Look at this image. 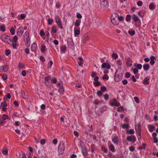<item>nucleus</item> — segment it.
<instances>
[{"mask_svg": "<svg viewBox=\"0 0 158 158\" xmlns=\"http://www.w3.org/2000/svg\"><path fill=\"white\" fill-rule=\"evenodd\" d=\"M106 86H104L101 88V90L102 92L105 91L106 90Z\"/></svg>", "mask_w": 158, "mask_h": 158, "instance_id": "obj_64", "label": "nucleus"}, {"mask_svg": "<svg viewBox=\"0 0 158 158\" xmlns=\"http://www.w3.org/2000/svg\"><path fill=\"white\" fill-rule=\"evenodd\" d=\"M57 31V29L56 27L55 26H53L51 28V34L52 33H55Z\"/></svg>", "mask_w": 158, "mask_h": 158, "instance_id": "obj_23", "label": "nucleus"}, {"mask_svg": "<svg viewBox=\"0 0 158 158\" xmlns=\"http://www.w3.org/2000/svg\"><path fill=\"white\" fill-rule=\"evenodd\" d=\"M129 125L128 124H123L122 125V127L123 129L126 128L127 129H128L129 128Z\"/></svg>", "mask_w": 158, "mask_h": 158, "instance_id": "obj_39", "label": "nucleus"}, {"mask_svg": "<svg viewBox=\"0 0 158 158\" xmlns=\"http://www.w3.org/2000/svg\"><path fill=\"white\" fill-rule=\"evenodd\" d=\"M131 16L130 15H127L126 17V20L127 22L130 21L131 20Z\"/></svg>", "mask_w": 158, "mask_h": 158, "instance_id": "obj_40", "label": "nucleus"}, {"mask_svg": "<svg viewBox=\"0 0 158 158\" xmlns=\"http://www.w3.org/2000/svg\"><path fill=\"white\" fill-rule=\"evenodd\" d=\"M64 149L65 145L64 143H60L58 147V152L60 154H62L64 152Z\"/></svg>", "mask_w": 158, "mask_h": 158, "instance_id": "obj_7", "label": "nucleus"}, {"mask_svg": "<svg viewBox=\"0 0 158 158\" xmlns=\"http://www.w3.org/2000/svg\"><path fill=\"white\" fill-rule=\"evenodd\" d=\"M90 147H91V152H94V151L95 150H96L95 148L94 145L92 144V145H91Z\"/></svg>", "mask_w": 158, "mask_h": 158, "instance_id": "obj_48", "label": "nucleus"}, {"mask_svg": "<svg viewBox=\"0 0 158 158\" xmlns=\"http://www.w3.org/2000/svg\"><path fill=\"white\" fill-rule=\"evenodd\" d=\"M26 15L24 14H22L20 15V19H23L26 17Z\"/></svg>", "mask_w": 158, "mask_h": 158, "instance_id": "obj_63", "label": "nucleus"}, {"mask_svg": "<svg viewBox=\"0 0 158 158\" xmlns=\"http://www.w3.org/2000/svg\"><path fill=\"white\" fill-rule=\"evenodd\" d=\"M97 94L99 97H101L103 94V93L101 90H98L97 92Z\"/></svg>", "mask_w": 158, "mask_h": 158, "instance_id": "obj_35", "label": "nucleus"}, {"mask_svg": "<svg viewBox=\"0 0 158 158\" xmlns=\"http://www.w3.org/2000/svg\"><path fill=\"white\" fill-rule=\"evenodd\" d=\"M100 103V102L98 99H95L94 101V102H93L94 104H95L96 105H97L98 104Z\"/></svg>", "mask_w": 158, "mask_h": 158, "instance_id": "obj_57", "label": "nucleus"}, {"mask_svg": "<svg viewBox=\"0 0 158 158\" xmlns=\"http://www.w3.org/2000/svg\"><path fill=\"white\" fill-rule=\"evenodd\" d=\"M23 33V28L22 27L18 28L17 30L16 34L18 36H21Z\"/></svg>", "mask_w": 158, "mask_h": 158, "instance_id": "obj_11", "label": "nucleus"}, {"mask_svg": "<svg viewBox=\"0 0 158 158\" xmlns=\"http://www.w3.org/2000/svg\"><path fill=\"white\" fill-rule=\"evenodd\" d=\"M134 100L137 103H139L140 102V100L139 98L136 96L134 98Z\"/></svg>", "mask_w": 158, "mask_h": 158, "instance_id": "obj_56", "label": "nucleus"}, {"mask_svg": "<svg viewBox=\"0 0 158 158\" xmlns=\"http://www.w3.org/2000/svg\"><path fill=\"white\" fill-rule=\"evenodd\" d=\"M25 67L24 64L22 63H19L18 64V67L19 69H23Z\"/></svg>", "mask_w": 158, "mask_h": 158, "instance_id": "obj_49", "label": "nucleus"}, {"mask_svg": "<svg viewBox=\"0 0 158 158\" xmlns=\"http://www.w3.org/2000/svg\"><path fill=\"white\" fill-rule=\"evenodd\" d=\"M67 50V48L65 45L61 46L60 47V51L63 53H65Z\"/></svg>", "mask_w": 158, "mask_h": 158, "instance_id": "obj_20", "label": "nucleus"}, {"mask_svg": "<svg viewBox=\"0 0 158 158\" xmlns=\"http://www.w3.org/2000/svg\"><path fill=\"white\" fill-rule=\"evenodd\" d=\"M112 56L115 59H117L118 57V54H117V53H113V54H112Z\"/></svg>", "mask_w": 158, "mask_h": 158, "instance_id": "obj_47", "label": "nucleus"}, {"mask_svg": "<svg viewBox=\"0 0 158 158\" xmlns=\"http://www.w3.org/2000/svg\"><path fill=\"white\" fill-rule=\"evenodd\" d=\"M97 82H94V84L95 86H98L101 85L100 82L97 81Z\"/></svg>", "mask_w": 158, "mask_h": 158, "instance_id": "obj_50", "label": "nucleus"}, {"mask_svg": "<svg viewBox=\"0 0 158 158\" xmlns=\"http://www.w3.org/2000/svg\"><path fill=\"white\" fill-rule=\"evenodd\" d=\"M10 31L12 35H14L15 34V29L14 27H11L10 30Z\"/></svg>", "mask_w": 158, "mask_h": 158, "instance_id": "obj_51", "label": "nucleus"}, {"mask_svg": "<svg viewBox=\"0 0 158 158\" xmlns=\"http://www.w3.org/2000/svg\"><path fill=\"white\" fill-rule=\"evenodd\" d=\"M156 57L154 56H152L150 57V64L151 65L153 66L155 63V60L156 59Z\"/></svg>", "mask_w": 158, "mask_h": 158, "instance_id": "obj_14", "label": "nucleus"}, {"mask_svg": "<svg viewBox=\"0 0 158 158\" xmlns=\"http://www.w3.org/2000/svg\"><path fill=\"white\" fill-rule=\"evenodd\" d=\"M143 68L145 71H147L149 69L150 65L148 64H146L143 65Z\"/></svg>", "mask_w": 158, "mask_h": 158, "instance_id": "obj_24", "label": "nucleus"}, {"mask_svg": "<svg viewBox=\"0 0 158 158\" xmlns=\"http://www.w3.org/2000/svg\"><path fill=\"white\" fill-rule=\"evenodd\" d=\"M100 4L104 7H106L109 4L108 0H100Z\"/></svg>", "mask_w": 158, "mask_h": 158, "instance_id": "obj_12", "label": "nucleus"}, {"mask_svg": "<svg viewBox=\"0 0 158 158\" xmlns=\"http://www.w3.org/2000/svg\"><path fill=\"white\" fill-rule=\"evenodd\" d=\"M8 69L9 66L7 65H5L0 67V72H5L7 71Z\"/></svg>", "mask_w": 158, "mask_h": 158, "instance_id": "obj_10", "label": "nucleus"}, {"mask_svg": "<svg viewBox=\"0 0 158 158\" xmlns=\"http://www.w3.org/2000/svg\"><path fill=\"white\" fill-rule=\"evenodd\" d=\"M93 126L92 125H87V127H86L85 128V131L87 133V134L89 132H90L91 131L93 130Z\"/></svg>", "mask_w": 158, "mask_h": 158, "instance_id": "obj_16", "label": "nucleus"}, {"mask_svg": "<svg viewBox=\"0 0 158 158\" xmlns=\"http://www.w3.org/2000/svg\"><path fill=\"white\" fill-rule=\"evenodd\" d=\"M44 83L45 85L48 87L52 85V79L50 76H48L44 77Z\"/></svg>", "mask_w": 158, "mask_h": 158, "instance_id": "obj_4", "label": "nucleus"}, {"mask_svg": "<svg viewBox=\"0 0 158 158\" xmlns=\"http://www.w3.org/2000/svg\"><path fill=\"white\" fill-rule=\"evenodd\" d=\"M123 74L122 73H118V71H116L114 75V80L116 82H118L120 81L123 77Z\"/></svg>", "mask_w": 158, "mask_h": 158, "instance_id": "obj_5", "label": "nucleus"}, {"mask_svg": "<svg viewBox=\"0 0 158 158\" xmlns=\"http://www.w3.org/2000/svg\"><path fill=\"white\" fill-rule=\"evenodd\" d=\"M48 24V25H51L53 22V19H50L49 18L47 20Z\"/></svg>", "mask_w": 158, "mask_h": 158, "instance_id": "obj_34", "label": "nucleus"}, {"mask_svg": "<svg viewBox=\"0 0 158 158\" xmlns=\"http://www.w3.org/2000/svg\"><path fill=\"white\" fill-rule=\"evenodd\" d=\"M118 20L119 21H122L124 20V18L122 16H119L118 15Z\"/></svg>", "mask_w": 158, "mask_h": 158, "instance_id": "obj_53", "label": "nucleus"}, {"mask_svg": "<svg viewBox=\"0 0 158 158\" xmlns=\"http://www.w3.org/2000/svg\"><path fill=\"white\" fill-rule=\"evenodd\" d=\"M133 62L132 59L130 58H127L126 61V63L128 67H131L132 65V62Z\"/></svg>", "mask_w": 158, "mask_h": 158, "instance_id": "obj_13", "label": "nucleus"}, {"mask_svg": "<svg viewBox=\"0 0 158 158\" xmlns=\"http://www.w3.org/2000/svg\"><path fill=\"white\" fill-rule=\"evenodd\" d=\"M134 66L136 67L138 69H141L142 68V65L141 64H137L136 63H135L134 64Z\"/></svg>", "mask_w": 158, "mask_h": 158, "instance_id": "obj_28", "label": "nucleus"}, {"mask_svg": "<svg viewBox=\"0 0 158 158\" xmlns=\"http://www.w3.org/2000/svg\"><path fill=\"white\" fill-rule=\"evenodd\" d=\"M7 75L4 74L2 76V79L3 80L5 81L7 79Z\"/></svg>", "mask_w": 158, "mask_h": 158, "instance_id": "obj_42", "label": "nucleus"}, {"mask_svg": "<svg viewBox=\"0 0 158 158\" xmlns=\"http://www.w3.org/2000/svg\"><path fill=\"white\" fill-rule=\"evenodd\" d=\"M126 132L127 134L130 135L134 134L135 133L133 129L127 130L126 131Z\"/></svg>", "mask_w": 158, "mask_h": 158, "instance_id": "obj_25", "label": "nucleus"}, {"mask_svg": "<svg viewBox=\"0 0 158 158\" xmlns=\"http://www.w3.org/2000/svg\"><path fill=\"white\" fill-rule=\"evenodd\" d=\"M149 78L148 77H146L143 81V83L145 85H148L149 82L148 81Z\"/></svg>", "mask_w": 158, "mask_h": 158, "instance_id": "obj_27", "label": "nucleus"}, {"mask_svg": "<svg viewBox=\"0 0 158 158\" xmlns=\"http://www.w3.org/2000/svg\"><path fill=\"white\" fill-rule=\"evenodd\" d=\"M102 67L103 68H106L108 69H110L111 68L110 65L109 63H104L102 65Z\"/></svg>", "mask_w": 158, "mask_h": 158, "instance_id": "obj_17", "label": "nucleus"}, {"mask_svg": "<svg viewBox=\"0 0 158 158\" xmlns=\"http://www.w3.org/2000/svg\"><path fill=\"white\" fill-rule=\"evenodd\" d=\"M81 22V20L77 19L76 20L74 23V26L76 27H77L80 26Z\"/></svg>", "mask_w": 158, "mask_h": 158, "instance_id": "obj_26", "label": "nucleus"}, {"mask_svg": "<svg viewBox=\"0 0 158 158\" xmlns=\"http://www.w3.org/2000/svg\"><path fill=\"white\" fill-rule=\"evenodd\" d=\"M2 153L5 155H8V151L7 149H5L4 150H3L2 151Z\"/></svg>", "mask_w": 158, "mask_h": 158, "instance_id": "obj_58", "label": "nucleus"}, {"mask_svg": "<svg viewBox=\"0 0 158 158\" xmlns=\"http://www.w3.org/2000/svg\"><path fill=\"white\" fill-rule=\"evenodd\" d=\"M74 35L76 36V35H79L80 34V30L76 29L74 31Z\"/></svg>", "mask_w": 158, "mask_h": 158, "instance_id": "obj_43", "label": "nucleus"}, {"mask_svg": "<svg viewBox=\"0 0 158 158\" xmlns=\"http://www.w3.org/2000/svg\"><path fill=\"white\" fill-rule=\"evenodd\" d=\"M61 6V4L59 2H57L56 3V7L58 9L60 8Z\"/></svg>", "mask_w": 158, "mask_h": 158, "instance_id": "obj_44", "label": "nucleus"}, {"mask_svg": "<svg viewBox=\"0 0 158 158\" xmlns=\"http://www.w3.org/2000/svg\"><path fill=\"white\" fill-rule=\"evenodd\" d=\"M24 41L26 46L28 47L30 45L31 39L29 37V32L28 31H26L23 34Z\"/></svg>", "mask_w": 158, "mask_h": 158, "instance_id": "obj_1", "label": "nucleus"}, {"mask_svg": "<svg viewBox=\"0 0 158 158\" xmlns=\"http://www.w3.org/2000/svg\"><path fill=\"white\" fill-rule=\"evenodd\" d=\"M46 49V47L45 45H42L41 46V51L42 52H44Z\"/></svg>", "mask_w": 158, "mask_h": 158, "instance_id": "obj_45", "label": "nucleus"}, {"mask_svg": "<svg viewBox=\"0 0 158 158\" xmlns=\"http://www.w3.org/2000/svg\"><path fill=\"white\" fill-rule=\"evenodd\" d=\"M135 129L136 132L141 131V125L139 123L138 124L137 126H135Z\"/></svg>", "mask_w": 158, "mask_h": 158, "instance_id": "obj_19", "label": "nucleus"}, {"mask_svg": "<svg viewBox=\"0 0 158 158\" xmlns=\"http://www.w3.org/2000/svg\"><path fill=\"white\" fill-rule=\"evenodd\" d=\"M11 53V51L10 49H6L5 52L6 55L8 56Z\"/></svg>", "mask_w": 158, "mask_h": 158, "instance_id": "obj_52", "label": "nucleus"}, {"mask_svg": "<svg viewBox=\"0 0 158 158\" xmlns=\"http://www.w3.org/2000/svg\"><path fill=\"white\" fill-rule=\"evenodd\" d=\"M132 19L135 22H138L139 20V19L137 16L135 15H133L132 17Z\"/></svg>", "mask_w": 158, "mask_h": 158, "instance_id": "obj_30", "label": "nucleus"}, {"mask_svg": "<svg viewBox=\"0 0 158 158\" xmlns=\"http://www.w3.org/2000/svg\"><path fill=\"white\" fill-rule=\"evenodd\" d=\"M148 127L149 129V131L152 132L155 129V127L154 126L151 125H149L148 126Z\"/></svg>", "mask_w": 158, "mask_h": 158, "instance_id": "obj_21", "label": "nucleus"}, {"mask_svg": "<svg viewBox=\"0 0 158 158\" xmlns=\"http://www.w3.org/2000/svg\"><path fill=\"white\" fill-rule=\"evenodd\" d=\"M104 99L106 100H108L109 96L108 94H106L104 95Z\"/></svg>", "mask_w": 158, "mask_h": 158, "instance_id": "obj_62", "label": "nucleus"}, {"mask_svg": "<svg viewBox=\"0 0 158 158\" xmlns=\"http://www.w3.org/2000/svg\"><path fill=\"white\" fill-rule=\"evenodd\" d=\"M118 14L116 13L112 14L111 16V21L112 24L114 25H117L119 23V21L118 20Z\"/></svg>", "mask_w": 158, "mask_h": 158, "instance_id": "obj_2", "label": "nucleus"}, {"mask_svg": "<svg viewBox=\"0 0 158 158\" xmlns=\"http://www.w3.org/2000/svg\"><path fill=\"white\" fill-rule=\"evenodd\" d=\"M146 145L145 143H143L142 144V147H139L138 148L140 150H141L142 149H145Z\"/></svg>", "mask_w": 158, "mask_h": 158, "instance_id": "obj_46", "label": "nucleus"}, {"mask_svg": "<svg viewBox=\"0 0 158 158\" xmlns=\"http://www.w3.org/2000/svg\"><path fill=\"white\" fill-rule=\"evenodd\" d=\"M2 118L4 120L9 119V116L8 115H6L5 114L2 115Z\"/></svg>", "mask_w": 158, "mask_h": 158, "instance_id": "obj_38", "label": "nucleus"}, {"mask_svg": "<svg viewBox=\"0 0 158 158\" xmlns=\"http://www.w3.org/2000/svg\"><path fill=\"white\" fill-rule=\"evenodd\" d=\"M5 24H2L1 25H0V31L2 32L5 31Z\"/></svg>", "mask_w": 158, "mask_h": 158, "instance_id": "obj_33", "label": "nucleus"}, {"mask_svg": "<svg viewBox=\"0 0 158 158\" xmlns=\"http://www.w3.org/2000/svg\"><path fill=\"white\" fill-rule=\"evenodd\" d=\"M131 76V74L128 72L126 73L125 74V77L126 78H129Z\"/></svg>", "mask_w": 158, "mask_h": 158, "instance_id": "obj_60", "label": "nucleus"}, {"mask_svg": "<svg viewBox=\"0 0 158 158\" xmlns=\"http://www.w3.org/2000/svg\"><path fill=\"white\" fill-rule=\"evenodd\" d=\"M112 141L115 144L118 145V137L117 136H114L112 138Z\"/></svg>", "mask_w": 158, "mask_h": 158, "instance_id": "obj_15", "label": "nucleus"}, {"mask_svg": "<svg viewBox=\"0 0 158 158\" xmlns=\"http://www.w3.org/2000/svg\"><path fill=\"white\" fill-rule=\"evenodd\" d=\"M156 5L153 2L151 3L149 5V8L151 10H153L155 9Z\"/></svg>", "mask_w": 158, "mask_h": 158, "instance_id": "obj_31", "label": "nucleus"}, {"mask_svg": "<svg viewBox=\"0 0 158 158\" xmlns=\"http://www.w3.org/2000/svg\"><path fill=\"white\" fill-rule=\"evenodd\" d=\"M37 45L35 43H33L31 46V51L33 52H35L37 49Z\"/></svg>", "mask_w": 158, "mask_h": 158, "instance_id": "obj_18", "label": "nucleus"}, {"mask_svg": "<svg viewBox=\"0 0 158 158\" xmlns=\"http://www.w3.org/2000/svg\"><path fill=\"white\" fill-rule=\"evenodd\" d=\"M0 39L2 41L6 42L9 44H10L12 41L11 37L6 35H2L0 36Z\"/></svg>", "mask_w": 158, "mask_h": 158, "instance_id": "obj_3", "label": "nucleus"}, {"mask_svg": "<svg viewBox=\"0 0 158 158\" xmlns=\"http://www.w3.org/2000/svg\"><path fill=\"white\" fill-rule=\"evenodd\" d=\"M102 78L103 80L106 79L108 80L109 79V77L107 74H105L103 77H102Z\"/></svg>", "mask_w": 158, "mask_h": 158, "instance_id": "obj_59", "label": "nucleus"}, {"mask_svg": "<svg viewBox=\"0 0 158 158\" xmlns=\"http://www.w3.org/2000/svg\"><path fill=\"white\" fill-rule=\"evenodd\" d=\"M57 86L59 88L58 92L60 94H62L64 92V89L63 85V83L62 81H60L57 84Z\"/></svg>", "mask_w": 158, "mask_h": 158, "instance_id": "obj_8", "label": "nucleus"}, {"mask_svg": "<svg viewBox=\"0 0 158 158\" xmlns=\"http://www.w3.org/2000/svg\"><path fill=\"white\" fill-rule=\"evenodd\" d=\"M12 41L11 42L16 43L17 41L18 37L16 35H15L13 37H11Z\"/></svg>", "mask_w": 158, "mask_h": 158, "instance_id": "obj_32", "label": "nucleus"}, {"mask_svg": "<svg viewBox=\"0 0 158 158\" xmlns=\"http://www.w3.org/2000/svg\"><path fill=\"white\" fill-rule=\"evenodd\" d=\"M40 35L42 36H44L45 35V33H44V30L43 29L41 30L40 32Z\"/></svg>", "mask_w": 158, "mask_h": 158, "instance_id": "obj_54", "label": "nucleus"}, {"mask_svg": "<svg viewBox=\"0 0 158 158\" xmlns=\"http://www.w3.org/2000/svg\"><path fill=\"white\" fill-rule=\"evenodd\" d=\"M78 60L79 61L77 62L78 64L80 66L83 64V58L81 57H78Z\"/></svg>", "mask_w": 158, "mask_h": 158, "instance_id": "obj_29", "label": "nucleus"}, {"mask_svg": "<svg viewBox=\"0 0 158 158\" xmlns=\"http://www.w3.org/2000/svg\"><path fill=\"white\" fill-rule=\"evenodd\" d=\"M46 140L44 139H41L40 140V144L41 145H44L46 143Z\"/></svg>", "mask_w": 158, "mask_h": 158, "instance_id": "obj_61", "label": "nucleus"}, {"mask_svg": "<svg viewBox=\"0 0 158 158\" xmlns=\"http://www.w3.org/2000/svg\"><path fill=\"white\" fill-rule=\"evenodd\" d=\"M123 61L120 59H118L117 61V64L119 66H121L123 64Z\"/></svg>", "mask_w": 158, "mask_h": 158, "instance_id": "obj_41", "label": "nucleus"}, {"mask_svg": "<svg viewBox=\"0 0 158 158\" xmlns=\"http://www.w3.org/2000/svg\"><path fill=\"white\" fill-rule=\"evenodd\" d=\"M107 156L110 158H114V156L113 155V154L110 152L108 154Z\"/></svg>", "mask_w": 158, "mask_h": 158, "instance_id": "obj_55", "label": "nucleus"}, {"mask_svg": "<svg viewBox=\"0 0 158 158\" xmlns=\"http://www.w3.org/2000/svg\"><path fill=\"white\" fill-rule=\"evenodd\" d=\"M55 20L57 25L60 29H62L63 27L62 25L61 20L60 17L58 16H56L55 17Z\"/></svg>", "mask_w": 158, "mask_h": 158, "instance_id": "obj_6", "label": "nucleus"}, {"mask_svg": "<svg viewBox=\"0 0 158 158\" xmlns=\"http://www.w3.org/2000/svg\"><path fill=\"white\" fill-rule=\"evenodd\" d=\"M128 33L129 35H133L135 33V31L134 30H131L128 31Z\"/></svg>", "mask_w": 158, "mask_h": 158, "instance_id": "obj_36", "label": "nucleus"}, {"mask_svg": "<svg viewBox=\"0 0 158 158\" xmlns=\"http://www.w3.org/2000/svg\"><path fill=\"white\" fill-rule=\"evenodd\" d=\"M126 139L128 141H132L133 142H135L136 141L135 136L133 135L127 136Z\"/></svg>", "mask_w": 158, "mask_h": 158, "instance_id": "obj_9", "label": "nucleus"}, {"mask_svg": "<svg viewBox=\"0 0 158 158\" xmlns=\"http://www.w3.org/2000/svg\"><path fill=\"white\" fill-rule=\"evenodd\" d=\"M101 149L102 151L104 152L105 153L107 152V149L104 146H102L101 148Z\"/></svg>", "mask_w": 158, "mask_h": 158, "instance_id": "obj_37", "label": "nucleus"}, {"mask_svg": "<svg viewBox=\"0 0 158 158\" xmlns=\"http://www.w3.org/2000/svg\"><path fill=\"white\" fill-rule=\"evenodd\" d=\"M108 148L112 152H115V148L114 145L113 144H111L108 146Z\"/></svg>", "mask_w": 158, "mask_h": 158, "instance_id": "obj_22", "label": "nucleus"}]
</instances>
